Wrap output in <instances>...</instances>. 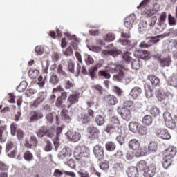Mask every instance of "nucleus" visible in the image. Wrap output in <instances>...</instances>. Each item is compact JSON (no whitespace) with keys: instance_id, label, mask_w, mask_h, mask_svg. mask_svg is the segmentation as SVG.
<instances>
[{"instance_id":"obj_1","label":"nucleus","mask_w":177,"mask_h":177,"mask_svg":"<svg viewBox=\"0 0 177 177\" xmlns=\"http://www.w3.org/2000/svg\"><path fill=\"white\" fill-rule=\"evenodd\" d=\"M105 70L111 73V74L117 73L116 75H113V80L118 82H122L124 78H125L128 73H129V69L127 66L115 64H109L105 67Z\"/></svg>"},{"instance_id":"obj_2","label":"nucleus","mask_w":177,"mask_h":177,"mask_svg":"<svg viewBox=\"0 0 177 177\" xmlns=\"http://www.w3.org/2000/svg\"><path fill=\"white\" fill-rule=\"evenodd\" d=\"M120 125H121V122H120V119H118L116 116H113L110 122L106 125V127L105 129V132L107 133H118L119 135H121V127H120Z\"/></svg>"},{"instance_id":"obj_3","label":"nucleus","mask_w":177,"mask_h":177,"mask_svg":"<svg viewBox=\"0 0 177 177\" xmlns=\"http://www.w3.org/2000/svg\"><path fill=\"white\" fill-rule=\"evenodd\" d=\"M89 156V149L85 146H77L75 148L73 151V157L80 161L83 157H88Z\"/></svg>"},{"instance_id":"obj_4","label":"nucleus","mask_w":177,"mask_h":177,"mask_svg":"<svg viewBox=\"0 0 177 177\" xmlns=\"http://www.w3.org/2000/svg\"><path fill=\"white\" fill-rule=\"evenodd\" d=\"M121 37L122 39H120L118 42H120L121 45L127 46L128 50H131V49H133V48L136 46V43H132V41L129 40V38H131V34L129 32L126 33L122 32Z\"/></svg>"},{"instance_id":"obj_5","label":"nucleus","mask_w":177,"mask_h":177,"mask_svg":"<svg viewBox=\"0 0 177 177\" xmlns=\"http://www.w3.org/2000/svg\"><path fill=\"white\" fill-rule=\"evenodd\" d=\"M80 95V92L77 91L72 92L67 98L68 104L66 105V108L71 109L73 104L78 103Z\"/></svg>"},{"instance_id":"obj_6","label":"nucleus","mask_w":177,"mask_h":177,"mask_svg":"<svg viewBox=\"0 0 177 177\" xmlns=\"http://www.w3.org/2000/svg\"><path fill=\"white\" fill-rule=\"evenodd\" d=\"M158 42H160V35L149 37V41L148 43H146V41H142L140 44L139 47L144 49H147V48H151L154 44H157Z\"/></svg>"},{"instance_id":"obj_7","label":"nucleus","mask_w":177,"mask_h":177,"mask_svg":"<svg viewBox=\"0 0 177 177\" xmlns=\"http://www.w3.org/2000/svg\"><path fill=\"white\" fill-rule=\"evenodd\" d=\"M131 111H132L131 109L120 108L118 109V113L124 121H131V119L132 118V113H131Z\"/></svg>"},{"instance_id":"obj_8","label":"nucleus","mask_w":177,"mask_h":177,"mask_svg":"<svg viewBox=\"0 0 177 177\" xmlns=\"http://www.w3.org/2000/svg\"><path fill=\"white\" fill-rule=\"evenodd\" d=\"M6 151L8 153V157L13 158L16 156V147H15V143L12 141H8L6 145ZM10 152V153H9Z\"/></svg>"},{"instance_id":"obj_9","label":"nucleus","mask_w":177,"mask_h":177,"mask_svg":"<svg viewBox=\"0 0 177 177\" xmlns=\"http://www.w3.org/2000/svg\"><path fill=\"white\" fill-rule=\"evenodd\" d=\"M66 99H67V91L64 90V91L61 93V95L57 97L56 100V107H58L59 109H66V104H63V101L66 100Z\"/></svg>"},{"instance_id":"obj_10","label":"nucleus","mask_w":177,"mask_h":177,"mask_svg":"<svg viewBox=\"0 0 177 177\" xmlns=\"http://www.w3.org/2000/svg\"><path fill=\"white\" fill-rule=\"evenodd\" d=\"M156 135L160 139L168 140L171 139V134L168 132L167 129L160 128L156 130Z\"/></svg>"},{"instance_id":"obj_11","label":"nucleus","mask_w":177,"mask_h":177,"mask_svg":"<svg viewBox=\"0 0 177 177\" xmlns=\"http://www.w3.org/2000/svg\"><path fill=\"white\" fill-rule=\"evenodd\" d=\"M94 156L99 161L104 158V149L100 145H97L93 148Z\"/></svg>"},{"instance_id":"obj_12","label":"nucleus","mask_w":177,"mask_h":177,"mask_svg":"<svg viewBox=\"0 0 177 177\" xmlns=\"http://www.w3.org/2000/svg\"><path fill=\"white\" fill-rule=\"evenodd\" d=\"M24 146L27 147V149L37 147V146H38V138H37L35 136H31L29 140H26Z\"/></svg>"},{"instance_id":"obj_13","label":"nucleus","mask_w":177,"mask_h":177,"mask_svg":"<svg viewBox=\"0 0 177 177\" xmlns=\"http://www.w3.org/2000/svg\"><path fill=\"white\" fill-rule=\"evenodd\" d=\"M44 118V114L39 111H32L30 112V122H35L39 120Z\"/></svg>"},{"instance_id":"obj_14","label":"nucleus","mask_w":177,"mask_h":177,"mask_svg":"<svg viewBox=\"0 0 177 177\" xmlns=\"http://www.w3.org/2000/svg\"><path fill=\"white\" fill-rule=\"evenodd\" d=\"M149 154V148L147 144L140 145L138 150L136 151V157H143Z\"/></svg>"},{"instance_id":"obj_15","label":"nucleus","mask_w":177,"mask_h":177,"mask_svg":"<svg viewBox=\"0 0 177 177\" xmlns=\"http://www.w3.org/2000/svg\"><path fill=\"white\" fill-rule=\"evenodd\" d=\"M134 55L142 60H149L150 59V52L145 50H136Z\"/></svg>"},{"instance_id":"obj_16","label":"nucleus","mask_w":177,"mask_h":177,"mask_svg":"<svg viewBox=\"0 0 177 177\" xmlns=\"http://www.w3.org/2000/svg\"><path fill=\"white\" fill-rule=\"evenodd\" d=\"M156 166L154 165H149L148 167L143 171L145 177H153L156 175Z\"/></svg>"},{"instance_id":"obj_17","label":"nucleus","mask_w":177,"mask_h":177,"mask_svg":"<svg viewBox=\"0 0 177 177\" xmlns=\"http://www.w3.org/2000/svg\"><path fill=\"white\" fill-rule=\"evenodd\" d=\"M66 136L69 140L74 142H79V140L81 139V133L71 131H68L66 133Z\"/></svg>"},{"instance_id":"obj_18","label":"nucleus","mask_w":177,"mask_h":177,"mask_svg":"<svg viewBox=\"0 0 177 177\" xmlns=\"http://www.w3.org/2000/svg\"><path fill=\"white\" fill-rule=\"evenodd\" d=\"M104 100L108 106H115L118 103V99L114 95H108L104 97Z\"/></svg>"},{"instance_id":"obj_19","label":"nucleus","mask_w":177,"mask_h":177,"mask_svg":"<svg viewBox=\"0 0 177 177\" xmlns=\"http://www.w3.org/2000/svg\"><path fill=\"white\" fill-rule=\"evenodd\" d=\"M73 48L74 50H77L78 49V46L75 44L74 41H72L70 43V46L66 49L65 51L63 52L65 56H73L74 51H73Z\"/></svg>"},{"instance_id":"obj_20","label":"nucleus","mask_w":177,"mask_h":177,"mask_svg":"<svg viewBox=\"0 0 177 177\" xmlns=\"http://www.w3.org/2000/svg\"><path fill=\"white\" fill-rule=\"evenodd\" d=\"M136 20V16L135 14H131L124 19V26L127 28H131Z\"/></svg>"},{"instance_id":"obj_21","label":"nucleus","mask_w":177,"mask_h":177,"mask_svg":"<svg viewBox=\"0 0 177 177\" xmlns=\"http://www.w3.org/2000/svg\"><path fill=\"white\" fill-rule=\"evenodd\" d=\"M177 150L175 147H169L164 151V156L169 158H174L176 156Z\"/></svg>"},{"instance_id":"obj_22","label":"nucleus","mask_w":177,"mask_h":177,"mask_svg":"<svg viewBox=\"0 0 177 177\" xmlns=\"http://www.w3.org/2000/svg\"><path fill=\"white\" fill-rule=\"evenodd\" d=\"M88 132L90 135L89 138H91V139H97L99 138V133H100L99 129L93 126L88 128Z\"/></svg>"},{"instance_id":"obj_23","label":"nucleus","mask_w":177,"mask_h":177,"mask_svg":"<svg viewBox=\"0 0 177 177\" xmlns=\"http://www.w3.org/2000/svg\"><path fill=\"white\" fill-rule=\"evenodd\" d=\"M160 67H162L163 68L165 67H169L171 64H172V58L171 56H167L165 57L162 58L160 62Z\"/></svg>"},{"instance_id":"obj_24","label":"nucleus","mask_w":177,"mask_h":177,"mask_svg":"<svg viewBox=\"0 0 177 177\" xmlns=\"http://www.w3.org/2000/svg\"><path fill=\"white\" fill-rule=\"evenodd\" d=\"M100 67H102V64L98 63L96 65L91 66L88 69V74L92 80H93L95 78V77L96 76V73L97 71V68H100Z\"/></svg>"},{"instance_id":"obj_25","label":"nucleus","mask_w":177,"mask_h":177,"mask_svg":"<svg viewBox=\"0 0 177 177\" xmlns=\"http://www.w3.org/2000/svg\"><path fill=\"white\" fill-rule=\"evenodd\" d=\"M128 146L131 150H136L138 151V149L140 147V142L136 139H131L129 141Z\"/></svg>"},{"instance_id":"obj_26","label":"nucleus","mask_w":177,"mask_h":177,"mask_svg":"<svg viewBox=\"0 0 177 177\" xmlns=\"http://www.w3.org/2000/svg\"><path fill=\"white\" fill-rule=\"evenodd\" d=\"M147 80L151 82L153 88H156V86H160V79L156 76L149 75L147 76Z\"/></svg>"},{"instance_id":"obj_27","label":"nucleus","mask_w":177,"mask_h":177,"mask_svg":"<svg viewBox=\"0 0 177 177\" xmlns=\"http://www.w3.org/2000/svg\"><path fill=\"white\" fill-rule=\"evenodd\" d=\"M142 95V88L140 87H134L130 92V96L133 97V99H138V96Z\"/></svg>"},{"instance_id":"obj_28","label":"nucleus","mask_w":177,"mask_h":177,"mask_svg":"<svg viewBox=\"0 0 177 177\" xmlns=\"http://www.w3.org/2000/svg\"><path fill=\"white\" fill-rule=\"evenodd\" d=\"M149 167L147 162L145 160H140L136 165V169L140 172H144V171Z\"/></svg>"},{"instance_id":"obj_29","label":"nucleus","mask_w":177,"mask_h":177,"mask_svg":"<svg viewBox=\"0 0 177 177\" xmlns=\"http://www.w3.org/2000/svg\"><path fill=\"white\" fill-rule=\"evenodd\" d=\"M157 11L154 9H150V7L145 8V10H142V15L145 16V17H150L153 16V15H156Z\"/></svg>"},{"instance_id":"obj_30","label":"nucleus","mask_w":177,"mask_h":177,"mask_svg":"<svg viewBox=\"0 0 177 177\" xmlns=\"http://www.w3.org/2000/svg\"><path fill=\"white\" fill-rule=\"evenodd\" d=\"M138 171L139 170L135 167H129L127 171L128 177H139V174L138 173Z\"/></svg>"},{"instance_id":"obj_31","label":"nucleus","mask_w":177,"mask_h":177,"mask_svg":"<svg viewBox=\"0 0 177 177\" xmlns=\"http://www.w3.org/2000/svg\"><path fill=\"white\" fill-rule=\"evenodd\" d=\"M122 109H128L132 111V110L135 109V104L131 100H124Z\"/></svg>"},{"instance_id":"obj_32","label":"nucleus","mask_w":177,"mask_h":177,"mask_svg":"<svg viewBox=\"0 0 177 177\" xmlns=\"http://www.w3.org/2000/svg\"><path fill=\"white\" fill-rule=\"evenodd\" d=\"M129 128L131 132L138 133V129H139V123L133 121L130 122L129 124Z\"/></svg>"},{"instance_id":"obj_33","label":"nucleus","mask_w":177,"mask_h":177,"mask_svg":"<svg viewBox=\"0 0 177 177\" xmlns=\"http://www.w3.org/2000/svg\"><path fill=\"white\" fill-rule=\"evenodd\" d=\"M147 147L149 153H156L158 150V144L156 142H151Z\"/></svg>"},{"instance_id":"obj_34","label":"nucleus","mask_w":177,"mask_h":177,"mask_svg":"<svg viewBox=\"0 0 177 177\" xmlns=\"http://www.w3.org/2000/svg\"><path fill=\"white\" fill-rule=\"evenodd\" d=\"M162 164L165 169H168V167L172 164V158L164 156Z\"/></svg>"},{"instance_id":"obj_35","label":"nucleus","mask_w":177,"mask_h":177,"mask_svg":"<svg viewBox=\"0 0 177 177\" xmlns=\"http://www.w3.org/2000/svg\"><path fill=\"white\" fill-rule=\"evenodd\" d=\"M105 149L107 151H114L117 149V145L113 141H108L105 144Z\"/></svg>"},{"instance_id":"obj_36","label":"nucleus","mask_w":177,"mask_h":177,"mask_svg":"<svg viewBox=\"0 0 177 177\" xmlns=\"http://www.w3.org/2000/svg\"><path fill=\"white\" fill-rule=\"evenodd\" d=\"M57 73L60 77H63L64 78H68V74L67 73V72L63 70V66L62 64L58 65L57 68Z\"/></svg>"},{"instance_id":"obj_37","label":"nucleus","mask_w":177,"mask_h":177,"mask_svg":"<svg viewBox=\"0 0 177 177\" xmlns=\"http://www.w3.org/2000/svg\"><path fill=\"white\" fill-rule=\"evenodd\" d=\"M57 73L60 77H63L64 78H68V74L67 73V72L63 70V66L62 64L58 65L57 68Z\"/></svg>"},{"instance_id":"obj_38","label":"nucleus","mask_w":177,"mask_h":177,"mask_svg":"<svg viewBox=\"0 0 177 177\" xmlns=\"http://www.w3.org/2000/svg\"><path fill=\"white\" fill-rule=\"evenodd\" d=\"M143 125H147V127L150 126L151 124H153V118L150 115H146L142 118Z\"/></svg>"},{"instance_id":"obj_39","label":"nucleus","mask_w":177,"mask_h":177,"mask_svg":"<svg viewBox=\"0 0 177 177\" xmlns=\"http://www.w3.org/2000/svg\"><path fill=\"white\" fill-rule=\"evenodd\" d=\"M98 75L99 77H102L104 80H110V78H111V75H110V73L107 72V70L99 71Z\"/></svg>"},{"instance_id":"obj_40","label":"nucleus","mask_w":177,"mask_h":177,"mask_svg":"<svg viewBox=\"0 0 177 177\" xmlns=\"http://www.w3.org/2000/svg\"><path fill=\"white\" fill-rule=\"evenodd\" d=\"M122 59L126 62L127 64H129L132 62V57H131V53L129 52H125L122 55Z\"/></svg>"},{"instance_id":"obj_41","label":"nucleus","mask_w":177,"mask_h":177,"mask_svg":"<svg viewBox=\"0 0 177 177\" xmlns=\"http://www.w3.org/2000/svg\"><path fill=\"white\" fill-rule=\"evenodd\" d=\"M75 64L72 59H69L68 61L67 70L69 71V73H71V74H74V73H75Z\"/></svg>"},{"instance_id":"obj_42","label":"nucleus","mask_w":177,"mask_h":177,"mask_svg":"<svg viewBox=\"0 0 177 177\" xmlns=\"http://www.w3.org/2000/svg\"><path fill=\"white\" fill-rule=\"evenodd\" d=\"M91 88L95 93H98V95H103V87L99 84H94L91 86Z\"/></svg>"},{"instance_id":"obj_43","label":"nucleus","mask_w":177,"mask_h":177,"mask_svg":"<svg viewBox=\"0 0 177 177\" xmlns=\"http://www.w3.org/2000/svg\"><path fill=\"white\" fill-rule=\"evenodd\" d=\"M28 75L32 80H35L39 75V71L37 69H30L28 71Z\"/></svg>"},{"instance_id":"obj_44","label":"nucleus","mask_w":177,"mask_h":177,"mask_svg":"<svg viewBox=\"0 0 177 177\" xmlns=\"http://www.w3.org/2000/svg\"><path fill=\"white\" fill-rule=\"evenodd\" d=\"M64 86L66 91H68V89H71L75 85L74 84V82L70 81L68 80H65L64 81Z\"/></svg>"},{"instance_id":"obj_45","label":"nucleus","mask_w":177,"mask_h":177,"mask_svg":"<svg viewBox=\"0 0 177 177\" xmlns=\"http://www.w3.org/2000/svg\"><path fill=\"white\" fill-rule=\"evenodd\" d=\"M142 66V62L139 59H134L131 62V68L133 70H139Z\"/></svg>"},{"instance_id":"obj_46","label":"nucleus","mask_w":177,"mask_h":177,"mask_svg":"<svg viewBox=\"0 0 177 177\" xmlns=\"http://www.w3.org/2000/svg\"><path fill=\"white\" fill-rule=\"evenodd\" d=\"M150 0H143L140 5L137 7V9H140L142 12L146 9V8H149V2Z\"/></svg>"},{"instance_id":"obj_47","label":"nucleus","mask_w":177,"mask_h":177,"mask_svg":"<svg viewBox=\"0 0 177 177\" xmlns=\"http://www.w3.org/2000/svg\"><path fill=\"white\" fill-rule=\"evenodd\" d=\"M149 113L153 117H157L160 115V109L157 106H153L151 108Z\"/></svg>"},{"instance_id":"obj_48","label":"nucleus","mask_w":177,"mask_h":177,"mask_svg":"<svg viewBox=\"0 0 177 177\" xmlns=\"http://www.w3.org/2000/svg\"><path fill=\"white\" fill-rule=\"evenodd\" d=\"M112 91L118 97L122 96V94L124 93V91L117 86H113Z\"/></svg>"},{"instance_id":"obj_49","label":"nucleus","mask_w":177,"mask_h":177,"mask_svg":"<svg viewBox=\"0 0 177 177\" xmlns=\"http://www.w3.org/2000/svg\"><path fill=\"white\" fill-rule=\"evenodd\" d=\"M165 125L170 129H175V128H176V123L174 119H171L170 120L165 122Z\"/></svg>"},{"instance_id":"obj_50","label":"nucleus","mask_w":177,"mask_h":177,"mask_svg":"<svg viewBox=\"0 0 177 177\" xmlns=\"http://www.w3.org/2000/svg\"><path fill=\"white\" fill-rule=\"evenodd\" d=\"M77 70L78 75H80V73H82L83 75H88V71H86L85 66H82L81 67V66H80V64H77Z\"/></svg>"},{"instance_id":"obj_51","label":"nucleus","mask_w":177,"mask_h":177,"mask_svg":"<svg viewBox=\"0 0 177 177\" xmlns=\"http://www.w3.org/2000/svg\"><path fill=\"white\" fill-rule=\"evenodd\" d=\"M103 53L104 55H110L111 56H113V57H115L116 56H118L120 55V51L117 50H104L103 51Z\"/></svg>"},{"instance_id":"obj_52","label":"nucleus","mask_w":177,"mask_h":177,"mask_svg":"<svg viewBox=\"0 0 177 177\" xmlns=\"http://www.w3.org/2000/svg\"><path fill=\"white\" fill-rule=\"evenodd\" d=\"M6 131V126H0V142L5 143L6 140L3 138V131Z\"/></svg>"},{"instance_id":"obj_53","label":"nucleus","mask_w":177,"mask_h":177,"mask_svg":"<svg viewBox=\"0 0 177 177\" xmlns=\"http://www.w3.org/2000/svg\"><path fill=\"white\" fill-rule=\"evenodd\" d=\"M45 131L46 136H48V138H53V135H55V129H53V127L48 129L45 127Z\"/></svg>"},{"instance_id":"obj_54","label":"nucleus","mask_w":177,"mask_h":177,"mask_svg":"<svg viewBox=\"0 0 177 177\" xmlns=\"http://www.w3.org/2000/svg\"><path fill=\"white\" fill-rule=\"evenodd\" d=\"M36 135L38 138H44L46 136L45 126H42L37 132Z\"/></svg>"},{"instance_id":"obj_55","label":"nucleus","mask_w":177,"mask_h":177,"mask_svg":"<svg viewBox=\"0 0 177 177\" xmlns=\"http://www.w3.org/2000/svg\"><path fill=\"white\" fill-rule=\"evenodd\" d=\"M95 122L100 127L103 125V124H104V122H105L104 118L101 115H97L95 117Z\"/></svg>"},{"instance_id":"obj_56","label":"nucleus","mask_w":177,"mask_h":177,"mask_svg":"<svg viewBox=\"0 0 177 177\" xmlns=\"http://www.w3.org/2000/svg\"><path fill=\"white\" fill-rule=\"evenodd\" d=\"M168 84H169L171 86H174V88H176L177 87L176 77H174V76L170 77L168 80Z\"/></svg>"},{"instance_id":"obj_57","label":"nucleus","mask_w":177,"mask_h":177,"mask_svg":"<svg viewBox=\"0 0 177 177\" xmlns=\"http://www.w3.org/2000/svg\"><path fill=\"white\" fill-rule=\"evenodd\" d=\"M137 133H139V135L143 136L147 134V128L146 127L141 125L138 127Z\"/></svg>"},{"instance_id":"obj_58","label":"nucleus","mask_w":177,"mask_h":177,"mask_svg":"<svg viewBox=\"0 0 177 177\" xmlns=\"http://www.w3.org/2000/svg\"><path fill=\"white\" fill-rule=\"evenodd\" d=\"M59 81H60L59 76L56 75H52L50 77V83L53 84V85H56L59 83Z\"/></svg>"},{"instance_id":"obj_59","label":"nucleus","mask_w":177,"mask_h":177,"mask_svg":"<svg viewBox=\"0 0 177 177\" xmlns=\"http://www.w3.org/2000/svg\"><path fill=\"white\" fill-rule=\"evenodd\" d=\"M165 20H167V13L162 12L160 15V17L158 19V25L162 26V24H164V23H165Z\"/></svg>"},{"instance_id":"obj_60","label":"nucleus","mask_w":177,"mask_h":177,"mask_svg":"<svg viewBox=\"0 0 177 177\" xmlns=\"http://www.w3.org/2000/svg\"><path fill=\"white\" fill-rule=\"evenodd\" d=\"M24 158L26 161H31L34 158V156L30 151H27L24 154Z\"/></svg>"},{"instance_id":"obj_61","label":"nucleus","mask_w":177,"mask_h":177,"mask_svg":"<svg viewBox=\"0 0 177 177\" xmlns=\"http://www.w3.org/2000/svg\"><path fill=\"white\" fill-rule=\"evenodd\" d=\"M113 157L115 160H121L124 157V152L121 150H118L114 154Z\"/></svg>"},{"instance_id":"obj_62","label":"nucleus","mask_w":177,"mask_h":177,"mask_svg":"<svg viewBox=\"0 0 177 177\" xmlns=\"http://www.w3.org/2000/svg\"><path fill=\"white\" fill-rule=\"evenodd\" d=\"M114 39H115V35L113 33H108L104 37V41L106 42H113Z\"/></svg>"},{"instance_id":"obj_63","label":"nucleus","mask_w":177,"mask_h":177,"mask_svg":"<svg viewBox=\"0 0 177 177\" xmlns=\"http://www.w3.org/2000/svg\"><path fill=\"white\" fill-rule=\"evenodd\" d=\"M27 89V84L26 82H21L20 84L17 87V91L18 92H24Z\"/></svg>"},{"instance_id":"obj_64","label":"nucleus","mask_w":177,"mask_h":177,"mask_svg":"<svg viewBox=\"0 0 177 177\" xmlns=\"http://www.w3.org/2000/svg\"><path fill=\"white\" fill-rule=\"evenodd\" d=\"M17 138L19 140H23L24 139V131L21 129H18L17 131Z\"/></svg>"}]
</instances>
